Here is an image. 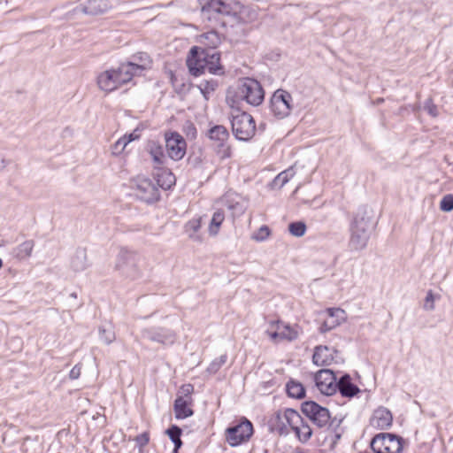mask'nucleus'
<instances>
[{"label": "nucleus", "mask_w": 453, "mask_h": 453, "mask_svg": "<svg viewBox=\"0 0 453 453\" xmlns=\"http://www.w3.org/2000/svg\"><path fill=\"white\" fill-rule=\"evenodd\" d=\"M157 182L143 176L136 177L132 186L135 196L147 203L157 202L160 197L158 187L166 190L175 182L174 175L167 170H162V173L157 174Z\"/></svg>", "instance_id": "f257e3e1"}, {"label": "nucleus", "mask_w": 453, "mask_h": 453, "mask_svg": "<svg viewBox=\"0 0 453 453\" xmlns=\"http://www.w3.org/2000/svg\"><path fill=\"white\" fill-rule=\"evenodd\" d=\"M219 53L211 50H198L195 46L190 50L187 58V65L191 74L199 76L205 71L217 74L222 69L219 64Z\"/></svg>", "instance_id": "f03ea898"}, {"label": "nucleus", "mask_w": 453, "mask_h": 453, "mask_svg": "<svg viewBox=\"0 0 453 453\" xmlns=\"http://www.w3.org/2000/svg\"><path fill=\"white\" fill-rule=\"evenodd\" d=\"M302 411L318 427L326 428L331 431L334 434L336 440L341 438L342 418H332L326 408L320 406L313 401L303 403Z\"/></svg>", "instance_id": "7ed1b4c3"}, {"label": "nucleus", "mask_w": 453, "mask_h": 453, "mask_svg": "<svg viewBox=\"0 0 453 453\" xmlns=\"http://www.w3.org/2000/svg\"><path fill=\"white\" fill-rule=\"evenodd\" d=\"M234 103L239 100H245L248 104L257 106L264 100V90L260 83L250 78H246L238 84L234 96Z\"/></svg>", "instance_id": "20e7f679"}, {"label": "nucleus", "mask_w": 453, "mask_h": 453, "mask_svg": "<svg viewBox=\"0 0 453 453\" xmlns=\"http://www.w3.org/2000/svg\"><path fill=\"white\" fill-rule=\"evenodd\" d=\"M254 432L252 423L242 418L238 423L227 427L225 431L226 441L231 447H237L250 441Z\"/></svg>", "instance_id": "39448f33"}, {"label": "nucleus", "mask_w": 453, "mask_h": 453, "mask_svg": "<svg viewBox=\"0 0 453 453\" xmlns=\"http://www.w3.org/2000/svg\"><path fill=\"white\" fill-rule=\"evenodd\" d=\"M140 60L141 64L134 62L123 63L118 70H115V89L129 82L134 75L142 73V71L150 67L151 62L147 54L142 55Z\"/></svg>", "instance_id": "423d86ee"}, {"label": "nucleus", "mask_w": 453, "mask_h": 453, "mask_svg": "<svg viewBox=\"0 0 453 453\" xmlns=\"http://www.w3.org/2000/svg\"><path fill=\"white\" fill-rule=\"evenodd\" d=\"M299 422L301 415L294 409L278 411L272 418L273 429L280 435L289 434L295 425H299Z\"/></svg>", "instance_id": "0eeeda50"}, {"label": "nucleus", "mask_w": 453, "mask_h": 453, "mask_svg": "<svg viewBox=\"0 0 453 453\" xmlns=\"http://www.w3.org/2000/svg\"><path fill=\"white\" fill-rule=\"evenodd\" d=\"M370 238V224L364 218L354 219L351 226V234L349 241L350 250L358 251L364 250Z\"/></svg>", "instance_id": "6e6552de"}, {"label": "nucleus", "mask_w": 453, "mask_h": 453, "mask_svg": "<svg viewBox=\"0 0 453 453\" xmlns=\"http://www.w3.org/2000/svg\"><path fill=\"white\" fill-rule=\"evenodd\" d=\"M371 448L374 453H401L402 438L393 434L381 433L372 438Z\"/></svg>", "instance_id": "1a4fd4ad"}, {"label": "nucleus", "mask_w": 453, "mask_h": 453, "mask_svg": "<svg viewBox=\"0 0 453 453\" xmlns=\"http://www.w3.org/2000/svg\"><path fill=\"white\" fill-rule=\"evenodd\" d=\"M232 130L238 140L249 141L255 134L256 124L250 114L241 112L233 116Z\"/></svg>", "instance_id": "9d476101"}, {"label": "nucleus", "mask_w": 453, "mask_h": 453, "mask_svg": "<svg viewBox=\"0 0 453 453\" xmlns=\"http://www.w3.org/2000/svg\"><path fill=\"white\" fill-rule=\"evenodd\" d=\"M292 96L286 90H276L271 98V111L279 119L288 117L292 110Z\"/></svg>", "instance_id": "9b49d317"}, {"label": "nucleus", "mask_w": 453, "mask_h": 453, "mask_svg": "<svg viewBox=\"0 0 453 453\" xmlns=\"http://www.w3.org/2000/svg\"><path fill=\"white\" fill-rule=\"evenodd\" d=\"M265 333L271 341L275 343L282 341L292 342L298 337V331L295 327L280 320L271 321Z\"/></svg>", "instance_id": "f8f14e48"}, {"label": "nucleus", "mask_w": 453, "mask_h": 453, "mask_svg": "<svg viewBox=\"0 0 453 453\" xmlns=\"http://www.w3.org/2000/svg\"><path fill=\"white\" fill-rule=\"evenodd\" d=\"M318 389L326 395H332L337 391V378L333 371L321 369L314 375Z\"/></svg>", "instance_id": "ddd939ff"}, {"label": "nucleus", "mask_w": 453, "mask_h": 453, "mask_svg": "<svg viewBox=\"0 0 453 453\" xmlns=\"http://www.w3.org/2000/svg\"><path fill=\"white\" fill-rule=\"evenodd\" d=\"M165 147L170 158L178 161L186 154L185 139L176 132L165 134Z\"/></svg>", "instance_id": "4468645a"}, {"label": "nucleus", "mask_w": 453, "mask_h": 453, "mask_svg": "<svg viewBox=\"0 0 453 453\" xmlns=\"http://www.w3.org/2000/svg\"><path fill=\"white\" fill-rule=\"evenodd\" d=\"M208 137L214 142L216 147L220 149L219 152L222 153L224 157H230V147L226 145L229 133L224 126L216 125L211 127L208 131Z\"/></svg>", "instance_id": "2eb2a0df"}, {"label": "nucleus", "mask_w": 453, "mask_h": 453, "mask_svg": "<svg viewBox=\"0 0 453 453\" xmlns=\"http://www.w3.org/2000/svg\"><path fill=\"white\" fill-rule=\"evenodd\" d=\"M111 8V0H88L73 10V13L86 15L102 14Z\"/></svg>", "instance_id": "dca6fc26"}, {"label": "nucleus", "mask_w": 453, "mask_h": 453, "mask_svg": "<svg viewBox=\"0 0 453 453\" xmlns=\"http://www.w3.org/2000/svg\"><path fill=\"white\" fill-rule=\"evenodd\" d=\"M231 8L221 0H210L202 8V16L203 19L211 20L216 19L217 15H230Z\"/></svg>", "instance_id": "f3484780"}, {"label": "nucleus", "mask_w": 453, "mask_h": 453, "mask_svg": "<svg viewBox=\"0 0 453 453\" xmlns=\"http://www.w3.org/2000/svg\"><path fill=\"white\" fill-rule=\"evenodd\" d=\"M326 313L327 314V319L320 326V333L328 332L346 320V313L341 308H328Z\"/></svg>", "instance_id": "a211bd4d"}, {"label": "nucleus", "mask_w": 453, "mask_h": 453, "mask_svg": "<svg viewBox=\"0 0 453 453\" xmlns=\"http://www.w3.org/2000/svg\"><path fill=\"white\" fill-rule=\"evenodd\" d=\"M393 416L391 412L385 407H380L374 411L370 424L372 426L384 430L391 426Z\"/></svg>", "instance_id": "6ab92c4d"}, {"label": "nucleus", "mask_w": 453, "mask_h": 453, "mask_svg": "<svg viewBox=\"0 0 453 453\" xmlns=\"http://www.w3.org/2000/svg\"><path fill=\"white\" fill-rule=\"evenodd\" d=\"M334 353L337 354V350L330 349L327 346H317L314 349L312 361L316 365L319 366L329 365L334 360Z\"/></svg>", "instance_id": "aec40b11"}, {"label": "nucleus", "mask_w": 453, "mask_h": 453, "mask_svg": "<svg viewBox=\"0 0 453 453\" xmlns=\"http://www.w3.org/2000/svg\"><path fill=\"white\" fill-rule=\"evenodd\" d=\"M146 150L150 155L155 168H161L166 160L163 146L156 141H149L146 145Z\"/></svg>", "instance_id": "412c9836"}, {"label": "nucleus", "mask_w": 453, "mask_h": 453, "mask_svg": "<svg viewBox=\"0 0 453 453\" xmlns=\"http://www.w3.org/2000/svg\"><path fill=\"white\" fill-rule=\"evenodd\" d=\"M221 35L217 31H208L206 33L200 35L197 37V42L204 47H198V50H215V49L221 43Z\"/></svg>", "instance_id": "4be33fe9"}, {"label": "nucleus", "mask_w": 453, "mask_h": 453, "mask_svg": "<svg viewBox=\"0 0 453 453\" xmlns=\"http://www.w3.org/2000/svg\"><path fill=\"white\" fill-rule=\"evenodd\" d=\"M192 399H187L184 396H177L174 401V413L175 418L183 419L193 415V411L190 408Z\"/></svg>", "instance_id": "5701e85b"}, {"label": "nucleus", "mask_w": 453, "mask_h": 453, "mask_svg": "<svg viewBox=\"0 0 453 453\" xmlns=\"http://www.w3.org/2000/svg\"><path fill=\"white\" fill-rule=\"evenodd\" d=\"M71 268L76 272H82L88 266L87 250L84 248H78L71 257Z\"/></svg>", "instance_id": "b1692460"}, {"label": "nucleus", "mask_w": 453, "mask_h": 453, "mask_svg": "<svg viewBox=\"0 0 453 453\" xmlns=\"http://www.w3.org/2000/svg\"><path fill=\"white\" fill-rule=\"evenodd\" d=\"M337 390L342 396L352 397L359 392L357 386L351 382L349 375L342 376L337 381Z\"/></svg>", "instance_id": "393cba45"}, {"label": "nucleus", "mask_w": 453, "mask_h": 453, "mask_svg": "<svg viewBox=\"0 0 453 453\" xmlns=\"http://www.w3.org/2000/svg\"><path fill=\"white\" fill-rule=\"evenodd\" d=\"M202 226V217L194 218L188 220L184 225V232L188 234V238L193 242H201L203 241L202 236L198 234Z\"/></svg>", "instance_id": "a878e982"}, {"label": "nucleus", "mask_w": 453, "mask_h": 453, "mask_svg": "<svg viewBox=\"0 0 453 453\" xmlns=\"http://www.w3.org/2000/svg\"><path fill=\"white\" fill-rule=\"evenodd\" d=\"M96 83L98 88L105 93L113 91V70L109 69L100 73L96 78Z\"/></svg>", "instance_id": "bb28decb"}, {"label": "nucleus", "mask_w": 453, "mask_h": 453, "mask_svg": "<svg viewBox=\"0 0 453 453\" xmlns=\"http://www.w3.org/2000/svg\"><path fill=\"white\" fill-rule=\"evenodd\" d=\"M299 425H295L292 432L295 433L297 439L304 443L310 440L312 435V430L311 426L303 420L301 417V422Z\"/></svg>", "instance_id": "cd10ccee"}, {"label": "nucleus", "mask_w": 453, "mask_h": 453, "mask_svg": "<svg viewBox=\"0 0 453 453\" xmlns=\"http://www.w3.org/2000/svg\"><path fill=\"white\" fill-rule=\"evenodd\" d=\"M119 264L118 267L123 268L125 266L134 268L136 265V255L125 249H121L118 255Z\"/></svg>", "instance_id": "c85d7f7f"}, {"label": "nucleus", "mask_w": 453, "mask_h": 453, "mask_svg": "<svg viewBox=\"0 0 453 453\" xmlns=\"http://www.w3.org/2000/svg\"><path fill=\"white\" fill-rule=\"evenodd\" d=\"M35 242L32 240H27L16 247L13 250L14 256L19 259H25L31 256L34 249Z\"/></svg>", "instance_id": "c756f323"}, {"label": "nucleus", "mask_w": 453, "mask_h": 453, "mask_svg": "<svg viewBox=\"0 0 453 453\" xmlns=\"http://www.w3.org/2000/svg\"><path fill=\"white\" fill-rule=\"evenodd\" d=\"M225 219V215L223 211L220 210H218L215 211L212 215V218L211 219L208 231L210 235L216 236L219 234V228Z\"/></svg>", "instance_id": "7c9ffc66"}, {"label": "nucleus", "mask_w": 453, "mask_h": 453, "mask_svg": "<svg viewBox=\"0 0 453 453\" xmlns=\"http://www.w3.org/2000/svg\"><path fill=\"white\" fill-rule=\"evenodd\" d=\"M288 396L292 398L301 399L305 395L303 386L296 380H289L286 386Z\"/></svg>", "instance_id": "2f4dec72"}, {"label": "nucleus", "mask_w": 453, "mask_h": 453, "mask_svg": "<svg viewBox=\"0 0 453 453\" xmlns=\"http://www.w3.org/2000/svg\"><path fill=\"white\" fill-rule=\"evenodd\" d=\"M296 174L294 167L291 166L285 171L280 173L273 180V185L274 187L282 188L286 183L289 181Z\"/></svg>", "instance_id": "473e14b6"}, {"label": "nucleus", "mask_w": 453, "mask_h": 453, "mask_svg": "<svg viewBox=\"0 0 453 453\" xmlns=\"http://www.w3.org/2000/svg\"><path fill=\"white\" fill-rule=\"evenodd\" d=\"M227 208L233 212L234 216H241L246 211V205L243 202L241 201H234L233 200H227Z\"/></svg>", "instance_id": "72a5a7b5"}, {"label": "nucleus", "mask_w": 453, "mask_h": 453, "mask_svg": "<svg viewBox=\"0 0 453 453\" xmlns=\"http://www.w3.org/2000/svg\"><path fill=\"white\" fill-rule=\"evenodd\" d=\"M166 434H168L171 441L174 443L176 448H180L182 445V441L180 440L181 429L177 426H173L166 430Z\"/></svg>", "instance_id": "f704fd0d"}, {"label": "nucleus", "mask_w": 453, "mask_h": 453, "mask_svg": "<svg viewBox=\"0 0 453 453\" xmlns=\"http://www.w3.org/2000/svg\"><path fill=\"white\" fill-rule=\"evenodd\" d=\"M288 230L292 235L301 237L306 232V225L302 221L293 222L288 225Z\"/></svg>", "instance_id": "c9c22d12"}, {"label": "nucleus", "mask_w": 453, "mask_h": 453, "mask_svg": "<svg viewBox=\"0 0 453 453\" xmlns=\"http://www.w3.org/2000/svg\"><path fill=\"white\" fill-rule=\"evenodd\" d=\"M271 234V231L267 226H262L258 230L254 232L251 235V239L256 242L265 241Z\"/></svg>", "instance_id": "e433bc0d"}, {"label": "nucleus", "mask_w": 453, "mask_h": 453, "mask_svg": "<svg viewBox=\"0 0 453 453\" xmlns=\"http://www.w3.org/2000/svg\"><path fill=\"white\" fill-rule=\"evenodd\" d=\"M440 299V295H434L432 290H429L426 293V296L425 298V302L423 304V308L426 311H433L434 309V302L435 300Z\"/></svg>", "instance_id": "4c0bfd02"}, {"label": "nucleus", "mask_w": 453, "mask_h": 453, "mask_svg": "<svg viewBox=\"0 0 453 453\" xmlns=\"http://www.w3.org/2000/svg\"><path fill=\"white\" fill-rule=\"evenodd\" d=\"M226 355L224 354V355H221L218 358H215L211 364L210 365L208 366L207 370L209 372H211V373H215L217 372L220 367L226 364Z\"/></svg>", "instance_id": "58836bf2"}, {"label": "nucleus", "mask_w": 453, "mask_h": 453, "mask_svg": "<svg viewBox=\"0 0 453 453\" xmlns=\"http://www.w3.org/2000/svg\"><path fill=\"white\" fill-rule=\"evenodd\" d=\"M199 88L201 89V92L203 93V96L208 99V96L213 92L217 88V82L214 81H205L203 82H201L199 85Z\"/></svg>", "instance_id": "ea45409f"}, {"label": "nucleus", "mask_w": 453, "mask_h": 453, "mask_svg": "<svg viewBox=\"0 0 453 453\" xmlns=\"http://www.w3.org/2000/svg\"><path fill=\"white\" fill-rule=\"evenodd\" d=\"M440 208L443 211H451L453 210V196H444L440 203Z\"/></svg>", "instance_id": "a19ab883"}, {"label": "nucleus", "mask_w": 453, "mask_h": 453, "mask_svg": "<svg viewBox=\"0 0 453 453\" xmlns=\"http://www.w3.org/2000/svg\"><path fill=\"white\" fill-rule=\"evenodd\" d=\"M424 109L432 117H437L438 116L437 106L434 104L432 98H428V99L426 100L425 104H424Z\"/></svg>", "instance_id": "79ce46f5"}, {"label": "nucleus", "mask_w": 453, "mask_h": 453, "mask_svg": "<svg viewBox=\"0 0 453 453\" xmlns=\"http://www.w3.org/2000/svg\"><path fill=\"white\" fill-rule=\"evenodd\" d=\"M194 392V386L192 384H184L180 388V395L184 396L187 399H192L191 395Z\"/></svg>", "instance_id": "37998d69"}, {"label": "nucleus", "mask_w": 453, "mask_h": 453, "mask_svg": "<svg viewBox=\"0 0 453 453\" xmlns=\"http://www.w3.org/2000/svg\"><path fill=\"white\" fill-rule=\"evenodd\" d=\"M135 138L136 137H134L133 134H130L128 137L124 136L122 138H119L117 142H115V149H117L119 146H122V150H124L125 147Z\"/></svg>", "instance_id": "c03bdc74"}, {"label": "nucleus", "mask_w": 453, "mask_h": 453, "mask_svg": "<svg viewBox=\"0 0 453 453\" xmlns=\"http://www.w3.org/2000/svg\"><path fill=\"white\" fill-rule=\"evenodd\" d=\"M150 441V435L147 432L141 434L135 437V441L140 448L144 447Z\"/></svg>", "instance_id": "a18cd8bd"}, {"label": "nucleus", "mask_w": 453, "mask_h": 453, "mask_svg": "<svg viewBox=\"0 0 453 453\" xmlns=\"http://www.w3.org/2000/svg\"><path fill=\"white\" fill-rule=\"evenodd\" d=\"M81 366L79 365H74L72 370L70 371V373H69V378L71 380H76L80 377L81 375Z\"/></svg>", "instance_id": "49530a36"}, {"label": "nucleus", "mask_w": 453, "mask_h": 453, "mask_svg": "<svg viewBox=\"0 0 453 453\" xmlns=\"http://www.w3.org/2000/svg\"><path fill=\"white\" fill-rule=\"evenodd\" d=\"M150 338L155 342H163V343L165 342V336L161 335L160 334H157L155 335L150 336Z\"/></svg>", "instance_id": "de8ad7c7"}, {"label": "nucleus", "mask_w": 453, "mask_h": 453, "mask_svg": "<svg viewBox=\"0 0 453 453\" xmlns=\"http://www.w3.org/2000/svg\"><path fill=\"white\" fill-rule=\"evenodd\" d=\"M99 332H100V334H101V339L104 340V342L106 344H110L111 342V340L108 339L107 337H104V333H105V330L104 329H100Z\"/></svg>", "instance_id": "09e8293b"}, {"label": "nucleus", "mask_w": 453, "mask_h": 453, "mask_svg": "<svg viewBox=\"0 0 453 453\" xmlns=\"http://www.w3.org/2000/svg\"><path fill=\"white\" fill-rule=\"evenodd\" d=\"M4 167V160L0 158V171H2Z\"/></svg>", "instance_id": "8fccbe9b"}, {"label": "nucleus", "mask_w": 453, "mask_h": 453, "mask_svg": "<svg viewBox=\"0 0 453 453\" xmlns=\"http://www.w3.org/2000/svg\"><path fill=\"white\" fill-rule=\"evenodd\" d=\"M190 128L193 131V134H196V128L193 126H191Z\"/></svg>", "instance_id": "3c124183"}, {"label": "nucleus", "mask_w": 453, "mask_h": 453, "mask_svg": "<svg viewBox=\"0 0 453 453\" xmlns=\"http://www.w3.org/2000/svg\"><path fill=\"white\" fill-rule=\"evenodd\" d=\"M180 449V448H176V446H174V449H173V453H178V449Z\"/></svg>", "instance_id": "603ef678"}, {"label": "nucleus", "mask_w": 453, "mask_h": 453, "mask_svg": "<svg viewBox=\"0 0 453 453\" xmlns=\"http://www.w3.org/2000/svg\"><path fill=\"white\" fill-rule=\"evenodd\" d=\"M2 266H3V261H2V259L0 258V269L2 268Z\"/></svg>", "instance_id": "864d4df0"}, {"label": "nucleus", "mask_w": 453, "mask_h": 453, "mask_svg": "<svg viewBox=\"0 0 453 453\" xmlns=\"http://www.w3.org/2000/svg\"><path fill=\"white\" fill-rule=\"evenodd\" d=\"M230 94H231V91H228L227 99L230 98Z\"/></svg>", "instance_id": "5fc2aeb1"}]
</instances>
